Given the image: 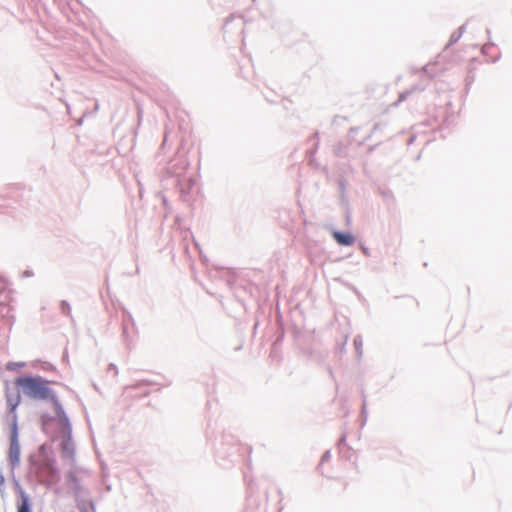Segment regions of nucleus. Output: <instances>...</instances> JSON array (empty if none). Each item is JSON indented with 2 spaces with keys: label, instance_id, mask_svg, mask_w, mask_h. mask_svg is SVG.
Wrapping results in <instances>:
<instances>
[{
  "label": "nucleus",
  "instance_id": "f03ea898",
  "mask_svg": "<svg viewBox=\"0 0 512 512\" xmlns=\"http://www.w3.org/2000/svg\"><path fill=\"white\" fill-rule=\"evenodd\" d=\"M20 447L17 440V421L16 417L12 421V432L9 447V459L12 464H16L19 461Z\"/></svg>",
  "mask_w": 512,
  "mask_h": 512
},
{
  "label": "nucleus",
  "instance_id": "0eeeda50",
  "mask_svg": "<svg viewBox=\"0 0 512 512\" xmlns=\"http://www.w3.org/2000/svg\"><path fill=\"white\" fill-rule=\"evenodd\" d=\"M7 402L9 404V406H10V411L13 414V417L14 416L16 417L15 410H16L18 404H19V396H16L15 398L7 396Z\"/></svg>",
  "mask_w": 512,
  "mask_h": 512
},
{
  "label": "nucleus",
  "instance_id": "423d86ee",
  "mask_svg": "<svg viewBox=\"0 0 512 512\" xmlns=\"http://www.w3.org/2000/svg\"><path fill=\"white\" fill-rule=\"evenodd\" d=\"M18 512H30L29 499L24 493L21 496V503L18 506Z\"/></svg>",
  "mask_w": 512,
  "mask_h": 512
},
{
  "label": "nucleus",
  "instance_id": "39448f33",
  "mask_svg": "<svg viewBox=\"0 0 512 512\" xmlns=\"http://www.w3.org/2000/svg\"><path fill=\"white\" fill-rule=\"evenodd\" d=\"M62 452L67 456L70 457L73 454V443L70 437V433L65 435L62 444H61Z\"/></svg>",
  "mask_w": 512,
  "mask_h": 512
},
{
  "label": "nucleus",
  "instance_id": "6e6552de",
  "mask_svg": "<svg viewBox=\"0 0 512 512\" xmlns=\"http://www.w3.org/2000/svg\"><path fill=\"white\" fill-rule=\"evenodd\" d=\"M463 29H464L463 27H460L457 31H455L451 35V37L449 39V42H448V46L453 45V44H455L456 42L459 41V39L462 37Z\"/></svg>",
  "mask_w": 512,
  "mask_h": 512
},
{
  "label": "nucleus",
  "instance_id": "7ed1b4c3",
  "mask_svg": "<svg viewBox=\"0 0 512 512\" xmlns=\"http://www.w3.org/2000/svg\"><path fill=\"white\" fill-rule=\"evenodd\" d=\"M333 238L336 240V242L340 245L344 246H351L355 242V238L353 235L349 233H342L339 231L333 232Z\"/></svg>",
  "mask_w": 512,
  "mask_h": 512
},
{
  "label": "nucleus",
  "instance_id": "20e7f679",
  "mask_svg": "<svg viewBox=\"0 0 512 512\" xmlns=\"http://www.w3.org/2000/svg\"><path fill=\"white\" fill-rule=\"evenodd\" d=\"M40 474H46L49 477L47 481L50 483L55 480L57 472L53 463L51 461H47L40 467Z\"/></svg>",
  "mask_w": 512,
  "mask_h": 512
},
{
  "label": "nucleus",
  "instance_id": "9d476101",
  "mask_svg": "<svg viewBox=\"0 0 512 512\" xmlns=\"http://www.w3.org/2000/svg\"><path fill=\"white\" fill-rule=\"evenodd\" d=\"M63 310L64 312L69 313V307L67 305L63 304Z\"/></svg>",
  "mask_w": 512,
  "mask_h": 512
},
{
  "label": "nucleus",
  "instance_id": "f257e3e1",
  "mask_svg": "<svg viewBox=\"0 0 512 512\" xmlns=\"http://www.w3.org/2000/svg\"><path fill=\"white\" fill-rule=\"evenodd\" d=\"M16 385L25 395L34 399L45 400L51 396L48 382L39 377H19L16 379Z\"/></svg>",
  "mask_w": 512,
  "mask_h": 512
},
{
  "label": "nucleus",
  "instance_id": "1a4fd4ad",
  "mask_svg": "<svg viewBox=\"0 0 512 512\" xmlns=\"http://www.w3.org/2000/svg\"><path fill=\"white\" fill-rule=\"evenodd\" d=\"M4 289V281L3 279L0 277V290Z\"/></svg>",
  "mask_w": 512,
  "mask_h": 512
}]
</instances>
